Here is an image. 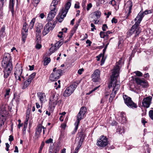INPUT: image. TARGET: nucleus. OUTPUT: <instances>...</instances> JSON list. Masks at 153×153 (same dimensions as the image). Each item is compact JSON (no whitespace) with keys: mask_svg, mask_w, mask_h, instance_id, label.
<instances>
[{"mask_svg":"<svg viewBox=\"0 0 153 153\" xmlns=\"http://www.w3.org/2000/svg\"><path fill=\"white\" fill-rule=\"evenodd\" d=\"M123 97L125 104L128 107L132 108H137V105L132 101L131 98L130 97L125 95H123Z\"/></svg>","mask_w":153,"mask_h":153,"instance_id":"9d476101","label":"nucleus"},{"mask_svg":"<svg viewBox=\"0 0 153 153\" xmlns=\"http://www.w3.org/2000/svg\"><path fill=\"white\" fill-rule=\"evenodd\" d=\"M94 13L95 15V16L97 19L100 17L101 15V13L100 11L99 10L95 11Z\"/></svg>","mask_w":153,"mask_h":153,"instance_id":"c9c22d12","label":"nucleus"},{"mask_svg":"<svg viewBox=\"0 0 153 153\" xmlns=\"http://www.w3.org/2000/svg\"><path fill=\"white\" fill-rule=\"evenodd\" d=\"M84 71V69L83 68L79 69L78 71V73L79 74H82V72Z\"/></svg>","mask_w":153,"mask_h":153,"instance_id":"680f3d73","label":"nucleus"},{"mask_svg":"<svg viewBox=\"0 0 153 153\" xmlns=\"http://www.w3.org/2000/svg\"><path fill=\"white\" fill-rule=\"evenodd\" d=\"M31 82L30 81V80H29L28 79H27L24 82L22 88L23 89L26 88L30 83Z\"/></svg>","mask_w":153,"mask_h":153,"instance_id":"bb28decb","label":"nucleus"},{"mask_svg":"<svg viewBox=\"0 0 153 153\" xmlns=\"http://www.w3.org/2000/svg\"><path fill=\"white\" fill-rule=\"evenodd\" d=\"M22 39L24 43H25L26 40V39L27 37V33L24 32L22 31Z\"/></svg>","mask_w":153,"mask_h":153,"instance_id":"c756f323","label":"nucleus"},{"mask_svg":"<svg viewBox=\"0 0 153 153\" xmlns=\"http://www.w3.org/2000/svg\"><path fill=\"white\" fill-rule=\"evenodd\" d=\"M112 23H116L117 22V20L116 19L113 18L111 20Z\"/></svg>","mask_w":153,"mask_h":153,"instance_id":"bf43d9fd","label":"nucleus"},{"mask_svg":"<svg viewBox=\"0 0 153 153\" xmlns=\"http://www.w3.org/2000/svg\"><path fill=\"white\" fill-rule=\"evenodd\" d=\"M91 25L92 27L91 28V30L92 31H94V30H96V28H95V26L93 24L91 23Z\"/></svg>","mask_w":153,"mask_h":153,"instance_id":"603ef678","label":"nucleus"},{"mask_svg":"<svg viewBox=\"0 0 153 153\" xmlns=\"http://www.w3.org/2000/svg\"><path fill=\"white\" fill-rule=\"evenodd\" d=\"M37 96L41 103L45 102L46 100V96L44 93L39 92L37 93Z\"/></svg>","mask_w":153,"mask_h":153,"instance_id":"a211bd4d","label":"nucleus"},{"mask_svg":"<svg viewBox=\"0 0 153 153\" xmlns=\"http://www.w3.org/2000/svg\"><path fill=\"white\" fill-rule=\"evenodd\" d=\"M55 25L53 22H48L44 27L42 32L43 35L45 36L51 31H52L54 28Z\"/></svg>","mask_w":153,"mask_h":153,"instance_id":"1a4fd4ad","label":"nucleus"},{"mask_svg":"<svg viewBox=\"0 0 153 153\" xmlns=\"http://www.w3.org/2000/svg\"><path fill=\"white\" fill-rule=\"evenodd\" d=\"M50 11L47 17V20L50 22L51 21L54 17L56 14V12L57 11V9L55 7H53L52 6H50Z\"/></svg>","mask_w":153,"mask_h":153,"instance_id":"f8f14e48","label":"nucleus"},{"mask_svg":"<svg viewBox=\"0 0 153 153\" xmlns=\"http://www.w3.org/2000/svg\"><path fill=\"white\" fill-rule=\"evenodd\" d=\"M8 114V112L7 110L4 108L3 109H1L0 111V115L1 117L3 118V119H5V117H7Z\"/></svg>","mask_w":153,"mask_h":153,"instance_id":"4be33fe9","label":"nucleus"},{"mask_svg":"<svg viewBox=\"0 0 153 153\" xmlns=\"http://www.w3.org/2000/svg\"><path fill=\"white\" fill-rule=\"evenodd\" d=\"M135 81L138 84L140 85L143 88H146L148 84L146 80H141L139 78H136Z\"/></svg>","mask_w":153,"mask_h":153,"instance_id":"f3484780","label":"nucleus"},{"mask_svg":"<svg viewBox=\"0 0 153 153\" xmlns=\"http://www.w3.org/2000/svg\"><path fill=\"white\" fill-rule=\"evenodd\" d=\"M35 47L36 49H40L41 48L42 46L40 44L37 43Z\"/></svg>","mask_w":153,"mask_h":153,"instance_id":"5fc2aeb1","label":"nucleus"},{"mask_svg":"<svg viewBox=\"0 0 153 153\" xmlns=\"http://www.w3.org/2000/svg\"><path fill=\"white\" fill-rule=\"evenodd\" d=\"M85 137V135L82 133L80 132L78 135V138L79 141L78 142V143L82 144L83 142V140Z\"/></svg>","mask_w":153,"mask_h":153,"instance_id":"5701e85b","label":"nucleus"},{"mask_svg":"<svg viewBox=\"0 0 153 153\" xmlns=\"http://www.w3.org/2000/svg\"><path fill=\"white\" fill-rule=\"evenodd\" d=\"M62 33H63V32H59V34L58 35V36L60 38H62Z\"/></svg>","mask_w":153,"mask_h":153,"instance_id":"e2e57ef3","label":"nucleus"},{"mask_svg":"<svg viewBox=\"0 0 153 153\" xmlns=\"http://www.w3.org/2000/svg\"><path fill=\"white\" fill-rule=\"evenodd\" d=\"M66 126V125L65 123H63L62 124L61 126V128H63V129H65Z\"/></svg>","mask_w":153,"mask_h":153,"instance_id":"338daca9","label":"nucleus"},{"mask_svg":"<svg viewBox=\"0 0 153 153\" xmlns=\"http://www.w3.org/2000/svg\"><path fill=\"white\" fill-rule=\"evenodd\" d=\"M100 35L101 38H105L106 37L105 32H101L100 33Z\"/></svg>","mask_w":153,"mask_h":153,"instance_id":"a18cd8bd","label":"nucleus"},{"mask_svg":"<svg viewBox=\"0 0 153 153\" xmlns=\"http://www.w3.org/2000/svg\"><path fill=\"white\" fill-rule=\"evenodd\" d=\"M27 127V126L26 125H24L23 128V133L24 134H25V133Z\"/></svg>","mask_w":153,"mask_h":153,"instance_id":"6e6d98bb","label":"nucleus"},{"mask_svg":"<svg viewBox=\"0 0 153 153\" xmlns=\"http://www.w3.org/2000/svg\"><path fill=\"white\" fill-rule=\"evenodd\" d=\"M53 140L52 139L50 138L49 139L46 140L45 142L47 144H49L50 143H53Z\"/></svg>","mask_w":153,"mask_h":153,"instance_id":"09e8293b","label":"nucleus"},{"mask_svg":"<svg viewBox=\"0 0 153 153\" xmlns=\"http://www.w3.org/2000/svg\"><path fill=\"white\" fill-rule=\"evenodd\" d=\"M59 98V95L56 93H52L51 94L49 102V108L51 111H53L58 102V100Z\"/></svg>","mask_w":153,"mask_h":153,"instance_id":"20e7f679","label":"nucleus"},{"mask_svg":"<svg viewBox=\"0 0 153 153\" xmlns=\"http://www.w3.org/2000/svg\"><path fill=\"white\" fill-rule=\"evenodd\" d=\"M81 145L82 144L78 143V145L76 148L75 149V150L78 151L80 147L81 146Z\"/></svg>","mask_w":153,"mask_h":153,"instance_id":"4d7b16f0","label":"nucleus"},{"mask_svg":"<svg viewBox=\"0 0 153 153\" xmlns=\"http://www.w3.org/2000/svg\"><path fill=\"white\" fill-rule=\"evenodd\" d=\"M62 70L58 69L56 70V72H53L50 75L49 79L50 80L53 81L58 79L61 75Z\"/></svg>","mask_w":153,"mask_h":153,"instance_id":"ddd939ff","label":"nucleus"},{"mask_svg":"<svg viewBox=\"0 0 153 153\" xmlns=\"http://www.w3.org/2000/svg\"><path fill=\"white\" fill-rule=\"evenodd\" d=\"M80 20H79L78 22L76 23V24L75 25L74 27L76 28V29H77V27H78L79 24L80 22Z\"/></svg>","mask_w":153,"mask_h":153,"instance_id":"13d9d810","label":"nucleus"},{"mask_svg":"<svg viewBox=\"0 0 153 153\" xmlns=\"http://www.w3.org/2000/svg\"><path fill=\"white\" fill-rule=\"evenodd\" d=\"M117 124V123L115 121H113L111 123V125L112 126L116 125Z\"/></svg>","mask_w":153,"mask_h":153,"instance_id":"0e129e2a","label":"nucleus"},{"mask_svg":"<svg viewBox=\"0 0 153 153\" xmlns=\"http://www.w3.org/2000/svg\"><path fill=\"white\" fill-rule=\"evenodd\" d=\"M45 16V15L43 13H41L40 14L39 16L42 19H43L44 18Z\"/></svg>","mask_w":153,"mask_h":153,"instance_id":"774afa93","label":"nucleus"},{"mask_svg":"<svg viewBox=\"0 0 153 153\" xmlns=\"http://www.w3.org/2000/svg\"><path fill=\"white\" fill-rule=\"evenodd\" d=\"M60 80H59L58 81V85L57 87H56V89H57L58 88H60Z\"/></svg>","mask_w":153,"mask_h":153,"instance_id":"052dcab7","label":"nucleus"},{"mask_svg":"<svg viewBox=\"0 0 153 153\" xmlns=\"http://www.w3.org/2000/svg\"><path fill=\"white\" fill-rule=\"evenodd\" d=\"M41 39V34H36V40L38 43L40 42Z\"/></svg>","mask_w":153,"mask_h":153,"instance_id":"79ce46f5","label":"nucleus"},{"mask_svg":"<svg viewBox=\"0 0 153 153\" xmlns=\"http://www.w3.org/2000/svg\"><path fill=\"white\" fill-rule=\"evenodd\" d=\"M84 116L83 115L79 113L77 116V120L76 122L75 123V128L74 130L75 132L78 129V126L79 123L81 119H83L84 117Z\"/></svg>","mask_w":153,"mask_h":153,"instance_id":"dca6fc26","label":"nucleus"},{"mask_svg":"<svg viewBox=\"0 0 153 153\" xmlns=\"http://www.w3.org/2000/svg\"><path fill=\"white\" fill-rule=\"evenodd\" d=\"M92 4L91 3H89L87 5V11H88L92 7Z\"/></svg>","mask_w":153,"mask_h":153,"instance_id":"8fccbe9b","label":"nucleus"},{"mask_svg":"<svg viewBox=\"0 0 153 153\" xmlns=\"http://www.w3.org/2000/svg\"><path fill=\"white\" fill-rule=\"evenodd\" d=\"M151 99V97H147L144 98L142 102V105L146 108L149 107L150 104Z\"/></svg>","mask_w":153,"mask_h":153,"instance_id":"2eb2a0df","label":"nucleus"},{"mask_svg":"<svg viewBox=\"0 0 153 153\" xmlns=\"http://www.w3.org/2000/svg\"><path fill=\"white\" fill-rule=\"evenodd\" d=\"M100 71L98 69L95 70L91 75L92 80L94 82H99L100 80Z\"/></svg>","mask_w":153,"mask_h":153,"instance_id":"4468645a","label":"nucleus"},{"mask_svg":"<svg viewBox=\"0 0 153 153\" xmlns=\"http://www.w3.org/2000/svg\"><path fill=\"white\" fill-rule=\"evenodd\" d=\"M100 86H98L96 87L93 89L91 90V91H90L88 93H87V95L90 94L92 93V92H93L94 91L96 90Z\"/></svg>","mask_w":153,"mask_h":153,"instance_id":"c03bdc74","label":"nucleus"},{"mask_svg":"<svg viewBox=\"0 0 153 153\" xmlns=\"http://www.w3.org/2000/svg\"><path fill=\"white\" fill-rule=\"evenodd\" d=\"M117 79H114L111 77V81L108 85V87L110 88L112 87L113 88L112 93L110 94V97L109 99V101L110 102H112L114 98L117 93V91L118 90L120 85L119 82L117 81Z\"/></svg>","mask_w":153,"mask_h":153,"instance_id":"7ed1b4c3","label":"nucleus"},{"mask_svg":"<svg viewBox=\"0 0 153 153\" xmlns=\"http://www.w3.org/2000/svg\"><path fill=\"white\" fill-rule=\"evenodd\" d=\"M43 26L42 24L41 23L38 24L37 26L36 27V34H41V30L43 28Z\"/></svg>","mask_w":153,"mask_h":153,"instance_id":"b1692460","label":"nucleus"},{"mask_svg":"<svg viewBox=\"0 0 153 153\" xmlns=\"http://www.w3.org/2000/svg\"><path fill=\"white\" fill-rule=\"evenodd\" d=\"M36 74L35 72L33 73L29 76L28 79L29 80H30V81L31 82L32 80L34 78V77L36 75Z\"/></svg>","mask_w":153,"mask_h":153,"instance_id":"4c0bfd02","label":"nucleus"},{"mask_svg":"<svg viewBox=\"0 0 153 153\" xmlns=\"http://www.w3.org/2000/svg\"><path fill=\"white\" fill-rule=\"evenodd\" d=\"M149 115L150 118L153 120V110H151L149 111Z\"/></svg>","mask_w":153,"mask_h":153,"instance_id":"49530a36","label":"nucleus"},{"mask_svg":"<svg viewBox=\"0 0 153 153\" xmlns=\"http://www.w3.org/2000/svg\"><path fill=\"white\" fill-rule=\"evenodd\" d=\"M59 150L58 147H57L55 149L53 150L50 147L49 149V153H58Z\"/></svg>","mask_w":153,"mask_h":153,"instance_id":"c85d7f7f","label":"nucleus"},{"mask_svg":"<svg viewBox=\"0 0 153 153\" xmlns=\"http://www.w3.org/2000/svg\"><path fill=\"white\" fill-rule=\"evenodd\" d=\"M134 73H135L136 75L138 76H142L143 75V74L140 72L138 71H135L134 72Z\"/></svg>","mask_w":153,"mask_h":153,"instance_id":"de8ad7c7","label":"nucleus"},{"mask_svg":"<svg viewBox=\"0 0 153 153\" xmlns=\"http://www.w3.org/2000/svg\"><path fill=\"white\" fill-rule=\"evenodd\" d=\"M152 12L150 10H146L143 13L141 11L138 14L136 18L134 19L135 24L133 25L131 29L127 32V36H130L132 35H134L135 37L138 36L141 32V29L139 27V25L144 15L150 14Z\"/></svg>","mask_w":153,"mask_h":153,"instance_id":"f257e3e1","label":"nucleus"},{"mask_svg":"<svg viewBox=\"0 0 153 153\" xmlns=\"http://www.w3.org/2000/svg\"><path fill=\"white\" fill-rule=\"evenodd\" d=\"M135 92L138 94H139V100H141L142 99V93H141L140 90L138 89H136L134 91Z\"/></svg>","mask_w":153,"mask_h":153,"instance_id":"473e14b6","label":"nucleus"},{"mask_svg":"<svg viewBox=\"0 0 153 153\" xmlns=\"http://www.w3.org/2000/svg\"><path fill=\"white\" fill-rule=\"evenodd\" d=\"M42 129H43V134H45V129H46V128L45 127H44V126H42V124H39L37 126L36 128V131L35 133V134L37 133V132H38L39 134H40L42 132Z\"/></svg>","mask_w":153,"mask_h":153,"instance_id":"6ab92c4d","label":"nucleus"},{"mask_svg":"<svg viewBox=\"0 0 153 153\" xmlns=\"http://www.w3.org/2000/svg\"><path fill=\"white\" fill-rule=\"evenodd\" d=\"M5 26L3 25L1 28L0 31V40H1L5 36L6 33H5Z\"/></svg>","mask_w":153,"mask_h":153,"instance_id":"412c9836","label":"nucleus"},{"mask_svg":"<svg viewBox=\"0 0 153 153\" xmlns=\"http://www.w3.org/2000/svg\"><path fill=\"white\" fill-rule=\"evenodd\" d=\"M108 27L107 26V25L106 24H104L103 25L102 27V29L103 31H105L106 29H107Z\"/></svg>","mask_w":153,"mask_h":153,"instance_id":"3c124183","label":"nucleus"},{"mask_svg":"<svg viewBox=\"0 0 153 153\" xmlns=\"http://www.w3.org/2000/svg\"><path fill=\"white\" fill-rule=\"evenodd\" d=\"M2 65L4 69L3 71L4 77L5 78H7L13 69V65L9 54L6 53L4 54L2 62Z\"/></svg>","mask_w":153,"mask_h":153,"instance_id":"f03ea898","label":"nucleus"},{"mask_svg":"<svg viewBox=\"0 0 153 153\" xmlns=\"http://www.w3.org/2000/svg\"><path fill=\"white\" fill-rule=\"evenodd\" d=\"M71 3L70 1H68L65 5V8H63L61 11L60 18L59 19L58 21L61 22L63 20L64 18L65 17L68 11L71 6Z\"/></svg>","mask_w":153,"mask_h":153,"instance_id":"0eeeda50","label":"nucleus"},{"mask_svg":"<svg viewBox=\"0 0 153 153\" xmlns=\"http://www.w3.org/2000/svg\"><path fill=\"white\" fill-rule=\"evenodd\" d=\"M97 145L100 147H104L108 144L107 138L104 136H101L98 140Z\"/></svg>","mask_w":153,"mask_h":153,"instance_id":"9b49d317","label":"nucleus"},{"mask_svg":"<svg viewBox=\"0 0 153 153\" xmlns=\"http://www.w3.org/2000/svg\"><path fill=\"white\" fill-rule=\"evenodd\" d=\"M27 25L26 22H25L24 23L23 25V29L22 32L24 31V32L27 33L28 28L27 27Z\"/></svg>","mask_w":153,"mask_h":153,"instance_id":"2f4dec72","label":"nucleus"},{"mask_svg":"<svg viewBox=\"0 0 153 153\" xmlns=\"http://www.w3.org/2000/svg\"><path fill=\"white\" fill-rule=\"evenodd\" d=\"M4 120L0 117V130L2 126L4 124Z\"/></svg>","mask_w":153,"mask_h":153,"instance_id":"37998d69","label":"nucleus"},{"mask_svg":"<svg viewBox=\"0 0 153 153\" xmlns=\"http://www.w3.org/2000/svg\"><path fill=\"white\" fill-rule=\"evenodd\" d=\"M127 4L128 6V10L127 15L128 16H129L131 13V10L133 6V3L131 1H129L127 2Z\"/></svg>","mask_w":153,"mask_h":153,"instance_id":"393cba45","label":"nucleus"},{"mask_svg":"<svg viewBox=\"0 0 153 153\" xmlns=\"http://www.w3.org/2000/svg\"><path fill=\"white\" fill-rule=\"evenodd\" d=\"M111 33L112 32L110 31H107L106 33H105L106 36V38L107 39L108 38L109 36L108 35Z\"/></svg>","mask_w":153,"mask_h":153,"instance_id":"864d4df0","label":"nucleus"},{"mask_svg":"<svg viewBox=\"0 0 153 153\" xmlns=\"http://www.w3.org/2000/svg\"><path fill=\"white\" fill-rule=\"evenodd\" d=\"M87 111V109L85 107H82L80 109L79 113L84 115Z\"/></svg>","mask_w":153,"mask_h":153,"instance_id":"72a5a7b5","label":"nucleus"},{"mask_svg":"<svg viewBox=\"0 0 153 153\" xmlns=\"http://www.w3.org/2000/svg\"><path fill=\"white\" fill-rule=\"evenodd\" d=\"M60 1V0H53L50 6H52L53 7H55V8H56V5Z\"/></svg>","mask_w":153,"mask_h":153,"instance_id":"7c9ffc66","label":"nucleus"},{"mask_svg":"<svg viewBox=\"0 0 153 153\" xmlns=\"http://www.w3.org/2000/svg\"><path fill=\"white\" fill-rule=\"evenodd\" d=\"M117 132L119 134H122L124 132V130L123 126H118L117 129Z\"/></svg>","mask_w":153,"mask_h":153,"instance_id":"a878e982","label":"nucleus"},{"mask_svg":"<svg viewBox=\"0 0 153 153\" xmlns=\"http://www.w3.org/2000/svg\"><path fill=\"white\" fill-rule=\"evenodd\" d=\"M62 42L61 41H60L56 42L55 44V46H56V49H59V48L62 45Z\"/></svg>","mask_w":153,"mask_h":153,"instance_id":"e433bc0d","label":"nucleus"},{"mask_svg":"<svg viewBox=\"0 0 153 153\" xmlns=\"http://www.w3.org/2000/svg\"><path fill=\"white\" fill-rule=\"evenodd\" d=\"M22 65H21L17 64L16 66L14 73L16 80L21 81V77L25 80V78L22 75Z\"/></svg>","mask_w":153,"mask_h":153,"instance_id":"423d86ee","label":"nucleus"},{"mask_svg":"<svg viewBox=\"0 0 153 153\" xmlns=\"http://www.w3.org/2000/svg\"><path fill=\"white\" fill-rule=\"evenodd\" d=\"M45 145V143L44 142H42L41 144V146L40 147V149L39 151V153H41L42 150L43 148Z\"/></svg>","mask_w":153,"mask_h":153,"instance_id":"a19ab883","label":"nucleus"},{"mask_svg":"<svg viewBox=\"0 0 153 153\" xmlns=\"http://www.w3.org/2000/svg\"><path fill=\"white\" fill-rule=\"evenodd\" d=\"M51 61L50 58L45 57L44 60V65H46L49 64Z\"/></svg>","mask_w":153,"mask_h":153,"instance_id":"f704fd0d","label":"nucleus"},{"mask_svg":"<svg viewBox=\"0 0 153 153\" xmlns=\"http://www.w3.org/2000/svg\"><path fill=\"white\" fill-rule=\"evenodd\" d=\"M9 140L10 142L12 141L13 140V137L11 135L10 136Z\"/></svg>","mask_w":153,"mask_h":153,"instance_id":"69168bd1","label":"nucleus"},{"mask_svg":"<svg viewBox=\"0 0 153 153\" xmlns=\"http://www.w3.org/2000/svg\"><path fill=\"white\" fill-rule=\"evenodd\" d=\"M10 89H7L6 91V93L4 94V97L5 98H8V96L9 95V93L10 92Z\"/></svg>","mask_w":153,"mask_h":153,"instance_id":"ea45409f","label":"nucleus"},{"mask_svg":"<svg viewBox=\"0 0 153 153\" xmlns=\"http://www.w3.org/2000/svg\"><path fill=\"white\" fill-rule=\"evenodd\" d=\"M56 46H55V45L54 46L52 47L50 49V51L52 53H53L56 51L58 49H56Z\"/></svg>","mask_w":153,"mask_h":153,"instance_id":"58836bf2","label":"nucleus"},{"mask_svg":"<svg viewBox=\"0 0 153 153\" xmlns=\"http://www.w3.org/2000/svg\"><path fill=\"white\" fill-rule=\"evenodd\" d=\"M122 59L120 58L119 61L116 63L115 66L114 67L113 70H112V74L111 77L113 79H117L120 73V68L118 65L121 63Z\"/></svg>","mask_w":153,"mask_h":153,"instance_id":"6e6552de","label":"nucleus"},{"mask_svg":"<svg viewBox=\"0 0 153 153\" xmlns=\"http://www.w3.org/2000/svg\"><path fill=\"white\" fill-rule=\"evenodd\" d=\"M36 21V19L35 18H33L31 20L30 22L29 27L30 29H31L33 27V26L34 25L35 22Z\"/></svg>","mask_w":153,"mask_h":153,"instance_id":"cd10ccee","label":"nucleus"},{"mask_svg":"<svg viewBox=\"0 0 153 153\" xmlns=\"http://www.w3.org/2000/svg\"><path fill=\"white\" fill-rule=\"evenodd\" d=\"M14 0H10L9 8L10 10L12 13V14L13 16L14 15Z\"/></svg>","mask_w":153,"mask_h":153,"instance_id":"aec40b11","label":"nucleus"},{"mask_svg":"<svg viewBox=\"0 0 153 153\" xmlns=\"http://www.w3.org/2000/svg\"><path fill=\"white\" fill-rule=\"evenodd\" d=\"M79 83L78 82L76 81L67 87L64 92V97H66L71 95L74 92Z\"/></svg>","mask_w":153,"mask_h":153,"instance_id":"39448f33","label":"nucleus"}]
</instances>
